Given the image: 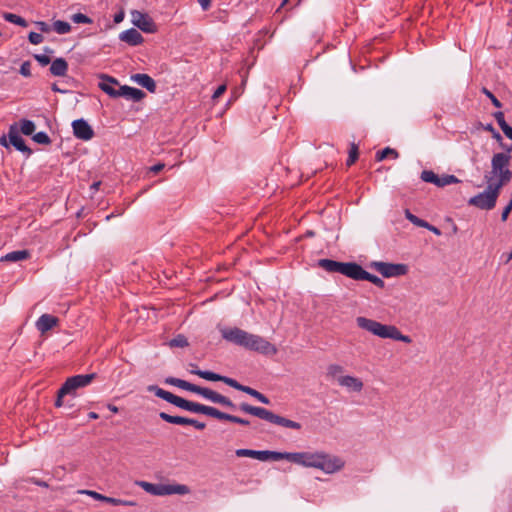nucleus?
<instances>
[{
  "mask_svg": "<svg viewBox=\"0 0 512 512\" xmlns=\"http://www.w3.org/2000/svg\"><path fill=\"white\" fill-rule=\"evenodd\" d=\"M147 390L149 392H153L157 397L167 401L168 403L173 404L181 409H184V410H187V411H190L193 413H201V414H204L207 416L214 417L219 420H226V421H230V422L237 423L240 425H249L250 424V422L246 419L221 412L220 410H218L214 407H211V406H206V405H203L200 403L186 400L182 397L174 395L173 393L158 387L157 385H149L147 387Z\"/></svg>",
  "mask_w": 512,
  "mask_h": 512,
  "instance_id": "1",
  "label": "nucleus"
},
{
  "mask_svg": "<svg viewBox=\"0 0 512 512\" xmlns=\"http://www.w3.org/2000/svg\"><path fill=\"white\" fill-rule=\"evenodd\" d=\"M220 331L225 340L246 349L270 356L275 355L278 351L275 345L267 341L265 338L248 333L240 328H223Z\"/></svg>",
  "mask_w": 512,
  "mask_h": 512,
  "instance_id": "2",
  "label": "nucleus"
},
{
  "mask_svg": "<svg viewBox=\"0 0 512 512\" xmlns=\"http://www.w3.org/2000/svg\"><path fill=\"white\" fill-rule=\"evenodd\" d=\"M294 463L304 467L320 469L327 474L340 471L345 465L340 457L319 451L313 453L294 452Z\"/></svg>",
  "mask_w": 512,
  "mask_h": 512,
  "instance_id": "3",
  "label": "nucleus"
},
{
  "mask_svg": "<svg viewBox=\"0 0 512 512\" xmlns=\"http://www.w3.org/2000/svg\"><path fill=\"white\" fill-rule=\"evenodd\" d=\"M356 324L359 328L380 338H389L396 341H402L404 343L412 342L409 336L402 334L400 330L394 325H385L376 320L363 316L356 318Z\"/></svg>",
  "mask_w": 512,
  "mask_h": 512,
  "instance_id": "4",
  "label": "nucleus"
},
{
  "mask_svg": "<svg viewBox=\"0 0 512 512\" xmlns=\"http://www.w3.org/2000/svg\"><path fill=\"white\" fill-rule=\"evenodd\" d=\"M165 383L169 384V385L176 386L178 388H181V389H184L187 391H190V392H193V393H196V394H199L213 403L221 404L225 407H229L232 409L235 408L234 403L228 397L223 396V395L219 394L218 392L213 391L209 388L201 387V386L192 384L190 382H187L185 380L175 378V377H167L165 379Z\"/></svg>",
  "mask_w": 512,
  "mask_h": 512,
  "instance_id": "5",
  "label": "nucleus"
},
{
  "mask_svg": "<svg viewBox=\"0 0 512 512\" xmlns=\"http://www.w3.org/2000/svg\"><path fill=\"white\" fill-rule=\"evenodd\" d=\"M241 411L256 416L260 419L268 421L278 426H282L289 429L300 430L302 428L299 422L287 419L283 416L277 415L270 410L262 407L252 406L248 403H241L239 405Z\"/></svg>",
  "mask_w": 512,
  "mask_h": 512,
  "instance_id": "6",
  "label": "nucleus"
},
{
  "mask_svg": "<svg viewBox=\"0 0 512 512\" xmlns=\"http://www.w3.org/2000/svg\"><path fill=\"white\" fill-rule=\"evenodd\" d=\"M193 372L205 380L221 381L236 390L242 391V392L254 397L255 399H257L258 401H260L263 404H266V405L270 404L269 398L266 397L264 394L260 393L259 391L255 390L249 386L240 384L233 378H230L227 376H222L220 374H217V373H214L211 371H193Z\"/></svg>",
  "mask_w": 512,
  "mask_h": 512,
  "instance_id": "7",
  "label": "nucleus"
},
{
  "mask_svg": "<svg viewBox=\"0 0 512 512\" xmlns=\"http://www.w3.org/2000/svg\"><path fill=\"white\" fill-rule=\"evenodd\" d=\"M140 486L148 493L157 496H165V495H185L190 492L188 486L183 484H152L148 482H141Z\"/></svg>",
  "mask_w": 512,
  "mask_h": 512,
  "instance_id": "8",
  "label": "nucleus"
},
{
  "mask_svg": "<svg viewBox=\"0 0 512 512\" xmlns=\"http://www.w3.org/2000/svg\"><path fill=\"white\" fill-rule=\"evenodd\" d=\"M96 377L95 373L81 374L69 377L60 388L61 395H75L79 388L88 386Z\"/></svg>",
  "mask_w": 512,
  "mask_h": 512,
  "instance_id": "9",
  "label": "nucleus"
},
{
  "mask_svg": "<svg viewBox=\"0 0 512 512\" xmlns=\"http://www.w3.org/2000/svg\"><path fill=\"white\" fill-rule=\"evenodd\" d=\"M510 156L507 153H496L491 160L490 174L496 177H503L506 173L512 178V172L509 170Z\"/></svg>",
  "mask_w": 512,
  "mask_h": 512,
  "instance_id": "10",
  "label": "nucleus"
},
{
  "mask_svg": "<svg viewBox=\"0 0 512 512\" xmlns=\"http://www.w3.org/2000/svg\"><path fill=\"white\" fill-rule=\"evenodd\" d=\"M374 267L383 277L386 278L402 276L408 271V267L405 264L375 262Z\"/></svg>",
  "mask_w": 512,
  "mask_h": 512,
  "instance_id": "11",
  "label": "nucleus"
},
{
  "mask_svg": "<svg viewBox=\"0 0 512 512\" xmlns=\"http://www.w3.org/2000/svg\"><path fill=\"white\" fill-rule=\"evenodd\" d=\"M132 22L140 30L146 33H155L157 26L153 19L146 13H142L138 10L131 12Z\"/></svg>",
  "mask_w": 512,
  "mask_h": 512,
  "instance_id": "12",
  "label": "nucleus"
},
{
  "mask_svg": "<svg viewBox=\"0 0 512 512\" xmlns=\"http://www.w3.org/2000/svg\"><path fill=\"white\" fill-rule=\"evenodd\" d=\"M497 199L487 189L473 197L468 201V204L477 207L481 210H492L496 205Z\"/></svg>",
  "mask_w": 512,
  "mask_h": 512,
  "instance_id": "13",
  "label": "nucleus"
},
{
  "mask_svg": "<svg viewBox=\"0 0 512 512\" xmlns=\"http://www.w3.org/2000/svg\"><path fill=\"white\" fill-rule=\"evenodd\" d=\"M420 178L427 183H433L438 187H444L450 184L459 183L460 180L454 175H444L439 177L431 170H424L421 172Z\"/></svg>",
  "mask_w": 512,
  "mask_h": 512,
  "instance_id": "14",
  "label": "nucleus"
},
{
  "mask_svg": "<svg viewBox=\"0 0 512 512\" xmlns=\"http://www.w3.org/2000/svg\"><path fill=\"white\" fill-rule=\"evenodd\" d=\"M73 133L76 138L88 141L93 138L94 131L84 119H77L72 122Z\"/></svg>",
  "mask_w": 512,
  "mask_h": 512,
  "instance_id": "15",
  "label": "nucleus"
},
{
  "mask_svg": "<svg viewBox=\"0 0 512 512\" xmlns=\"http://www.w3.org/2000/svg\"><path fill=\"white\" fill-rule=\"evenodd\" d=\"M362 266L355 262H338L336 272L353 280H359Z\"/></svg>",
  "mask_w": 512,
  "mask_h": 512,
  "instance_id": "16",
  "label": "nucleus"
},
{
  "mask_svg": "<svg viewBox=\"0 0 512 512\" xmlns=\"http://www.w3.org/2000/svg\"><path fill=\"white\" fill-rule=\"evenodd\" d=\"M9 143L13 145L18 151L30 155L32 150L25 144L23 138L19 135L16 125H11L8 132Z\"/></svg>",
  "mask_w": 512,
  "mask_h": 512,
  "instance_id": "17",
  "label": "nucleus"
},
{
  "mask_svg": "<svg viewBox=\"0 0 512 512\" xmlns=\"http://www.w3.org/2000/svg\"><path fill=\"white\" fill-rule=\"evenodd\" d=\"M484 178H485L486 182L488 183V186H487L486 189L492 195H494V197L496 199H498L502 187L505 186L511 180V178H509V174L508 173L503 175V177H498V179H497V181L495 183L491 182L492 177L490 176V174H486L484 176Z\"/></svg>",
  "mask_w": 512,
  "mask_h": 512,
  "instance_id": "18",
  "label": "nucleus"
},
{
  "mask_svg": "<svg viewBox=\"0 0 512 512\" xmlns=\"http://www.w3.org/2000/svg\"><path fill=\"white\" fill-rule=\"evenodd\" d=\"M145 96L146 94L142 90L127 85L120 86L116 93V97H125L134 102L141 101Z\"/></svg>",
  "mask_w": 512,
  "mask_h": 512,
  "instance_id": "19",
  "label": "nucleus"
},
{
  "mask_svg": "<svg viewBox=\"0 0 512 512\" xmlns=\"http://www.w3.org/2000/svg\"><path fill=\"white\" fill-rule=\"evenodd\" d=\"M131 80L136 82L138 85L142 86L143 88L147 89L150 93L156 92V89H157L156 82L148 74H144V73L133 74L131 76Z\"/></svg>",
  "mask_w": 512,
  "mask_h": 512,
  "instance_id": "20",
  "label": "nucleus"
},
{
  "mask_svg": "<svg viewBox=\"0 0 512 512\" xmlns=\"http://www.w3.org/2000/svg\"><path fill=\"white\" fill-rule=\"evenodd\" d=\"M59 322V319L53 315L50 314H43L39 317V319L36 322L37 329L42 333L45 334L49 330H51L54 326H56Z\"/></svg>",
  "mask_w": 512,
  "mask_h": 512,
  "instance_id": "21",
  "label": "nucleus"
},
{
  "mask_svg": "<svg viewBox=\"0 0 512 512\" xmlns=\"http://www.w3.org/2000/svg\"><path fill=\"white\" fill-rule=\"evenodd\" d=\"M119 39L123 42H126L127 44L131 46H137L143 43L144 38L141 35L140 32H138L136 29L131 28L126 31H123L119 35Z\"/></svg>",
  "mask_w": 512,
  "mask_h": 512,
  "instance_id": "22",
  "label": "nucleus"
},
{
  "mask_svg": "<svg viewBox=\"0 0 512 512\" xmlns=\"http://www.w3.org/2000/svg\"><path fill=\"white\" fill-rule=\"evenodd\" d=\"M337 381L340 386L346 387L355 392H360L363 389V382L354 376H340Z\"/></svg>",
  "mask_w": 512,
  "mask_h": 512,
  "instance_id": "23",
  "label": "nucleus"
},
{
  "mask_svg": "<svg viewBox=\"0 0 512 512\" xmlns=\"http://www.w3.org/2000/svg\"><path fill=\"white\" fill-rule=\"evenodd\" d=\"M279 461V460H288L294 463V452H277V451H262V460L261 461Z\"/></svg>",
  "mask_w": 512,
  "mask_h": 512,
  "instance_id": "24",
  "label": "nucleus"
},
{
  "mask_svg": "<svg viewBox=\"0 0 512 512\" xmlns=\"http://www.w3.org/2000/svg\"><path fill=\"white\" fill-rule=\"evenodd\" d=\"M68 63L64 58H56L50 66V72L53 76L63 77L67 74Z\"/></svg>",
  "mask_w": 512,
  "mask_h": 512,
  "instance_id": "25",
  "label": "nucleus"
},
{
  "mask_svg": "<svg viewBox=\"0 0 512 512\" xmlns=\"http://www.w3.org/2000/svg\"><path fill=\"white\" fill-rule=\"evenodd\" d=\"M101 78L104 80V81H107V82H101L99 83V88L105 92L106 94H108L110 97H113V98H116V93H117V89H115L112 84H115V85H118V81L111 77V76H108V75H102Z\"/></svg>",
  "mask_w": 512,
  "mask_h": 512,
  "instance_id": "26",
  "label": "nucleus"
},
{
  "mask_svg": "<svg viewBox=\"0 0 512 512\" xmlns=\"http://www.w3.org/2000/svg\"><path fill=\"white\" fill-rule=\"evenodd\" d=\"M30 257V253L28 250H17L7 253L5 256H2L1 262H18L22 260H26Z\"/></svg>",
  "mask_w": 512,
  "mask_h": 512,
  "instance_id": "27",
  "label": "nucleus"
},
{
  "mask_svg": "<svg viewBox=\"0 0 512 512\" xmlns=\"http://www.w3.org/2000/svg\"><path fill=\"white\" fill-rule=\"evenodd\" d=\"M159 417L165 422L176 425H190L192 423L191 418H186L182 416H172L166 412H160Z\"/></svg>",
  "mask_w": 512,
  "mask_h": 512,
  "instance_id": "28",
  "label": "nucleus"
},
{
  "mask_svg": "<svg viewBox=\"0 0 512 512\" xmlns=\"http://www.w3.org/2000/svg\"><path fill=\"white\" fill-rule=\"evenodd\" d=\"M359 280L369 281L379 288H384V286H385V283L381 278L367 272L363 267H362L360 275H359Z\"/></svg>",
  "mask_w": 512,
  "mask_h": 512,
  "instance_id": "29",
  "label": "nucleus"
},
{
  "mask_svg": "<svg viewBox=\"0 0 512 512\" xmlns=\"http://www.w3.org/2000/svg\"><path fill=\"white\" fill-rule=\"evenodd\" d=\"M238 457H250L257 459L259 461L262 460V451L251 450V449H237L235 452Z\"/></svg>",
  "mask_w": 512,
  "mask_h": 512,
  "instance_id": "30",
  "label": "nucleus"
},
{
  "mask_svg": "<svg viewBox=\"0 0 512 512\" xmlns=\"http://www.w3.org/2000/svg\"><path fill=\"white\" fill-rule=\"evenodd\" d=\"M3 18L6 21L16 24V25H19L21 27H27V25H28L27 21L24 18H22L16 14H13V13L5 12L3 14Z\"/></svg>",
  "mask_w": 512,
  "mask_h": 512,
  "instance_id": "31",
  "label": "nucleus"
},
{
  "mask_svg": "<svg viewBox=\"0 0 512 512\" xmlns=\"http://www.w3.org/2000/svg\"><path fill=\"white\" fill-rule=\"evenodd\" d=\"M338 261L331 259H320L318 260V266L327 272L335 273Z\"/></svg>",
  "mask_w": 512,
  "mask_h": 512,
  "instance_id": "32",
  "label": "nucleus"
},
{
  "mask_svg": "<svg viewBox=\"0 0 512 512\" xmlns=\"http://www.w3.org/2000/svg\"><path fill=\"white\" fill-rule=\"evenodd\" d=\"M168 345L171 348H173V347L184 348V347H187L189 345V343H188L187 338L184 335L178 334L176 337H174L173 339H171L169 341Z\"/></svg>",
  "mask_w": 512,
  "mask_h": 512,
  "instance_id": "33",
  "label": "nucleus"
},
{
  "mask_svg": "<svg viewBox=\"0 0 512 512\" xmlns=\"http://www.w3.org/2000/svg\"><path fill=\"white\" fill-rule=\"evenodd\" d=\"M389 155H392L393 158L395 159L399 157V153L395 149L390 147H386L385 149L378 151L375 157L377 161H382Z\"/></svg>",
  "mask_w": 512,
  "mask_h": 512,
  "instance_id": "34",
  "label": "nucleus"
},
{
  "mask_svg": "<svg viewBox=\"0 0 512 512\" xmlns=\"http://www.w3.org/2000/svg\"><path fill=\"white\" fill-rule=\"evenodd\" d=\"M358 156H359L358 145L355 144V143H351L350 150H349V156H348V159L346 161V165L348 167L353 165L357 161Z\"/></svg>",
  "mask_w": 512,
  "mask_h": 512,
  "instance_id": "35",
  "label": "nucleus"
},
{
  "mask_svg": "<svg viewBox=\"0 0 512 512\" xmlns=\"http://www.w3.org/2000/svg\"><path fill=\"white\" fill-rule=\"evenodd\" d=\"M53 29L58 33V34H66V33H69L70 30H71V26L68 22H65V21H62V20H57L53 23Z\"/></svg>",
  "mask_w": 512,
  "mask_h": 512,
  "instance_id": "36",
  "label": "nucleus"
},
{
  "mask_svg": "<svg viewBox=\"0 0 512 512\" xmlns=\"http://www.w3.org/2000/svg\"><path fill=\"white\" fill-rule=\"evenodd\" d=\"M21 132L24 134V135H32L35 131V124L33 121L31 120H27V119H24L21 121Z\"/></svg>",
  "mask_w": 512,
  "mask_h": 512,
  "instance_id": "37",
  "label": "nucleus"
},
{
  "mask_svg": "<svg viewBox=\"0 0 512 512\" xmlns=\"http://www.w3.org/2000/svg\"><path fill=\"white\" fill-rule=\"evenodd\" d=\"M405 216L406 218L411 222L413 223L414 225L418 226V227H424V226H428V222H426L425 220H422L420 218H418L417 216H415L414 214H412L408 209L405 211Z\"/></svg>",
  "mask_w": 512,
  "mask_h": 512,
  "instance_id": "38",
  "label": "nucleus"
},
{
  "mask_svg": "<svg viewBox=\"0 0 512 512\" xmlns=\"http://www.w3.org/2000/svg\"><path fill=\"white\" fill-rule=\"evenodd\" d=\"M71 20L77 24H91L93 22L90 17L82 13L73 14Z\"/></svg>",
  "mask_w": 512,
  "mask_h": 512,
  "instance_id": "39",
  "label": "nucleus"
},
{
  "mask_svg": "<svg viewBox=\"0 0 512 512\" xmlns=\"http://www.w3.org/2000/svg\"><path fill=\"white\" fill-rule=\"evenodd\" d=\"M104 502L115 505V506H118V505L133 506V505H135V503L133 501H127V500L112 498V497H108V496H105Z\"/></svg>",
  "mask_w": 512,
  "mask_h": 512,
  "instance_id": "40",
  "label": "nucleus"
},
{
  "mask_svg": "<svg viewBox=\"0 0 512 512\" xmlns=\"http://www.w3.org/2000/svg\"><path fill=\"white\" fill-rule=\"evenodd\" d=\"M33 140L38 144L48 145L51 143L50 137L45 132H38L33 135Z\"/></svg>",
  "mask_w": 512,
  "mask_h": 512,
  "instance_id": "41",
  "label": "nucleus"
},
{
  "mask_svg": "<svg viewBox=\"0 0 512 512\" xmlns=\"http://www.w3.org/2000/svg\"><path fill=\"white\" fill-rule=\"evenodd\" d=\"M343 372V367L338 364H331L327 368V374L330 377H336Z\"/></svg>",
  "mask_w": 512,
  "mask_h": 512,
  "instance_id": "42",
  "label": "nucleus"
},
{
  "mask_svg": "<svg viewBox=\"0 0 512 512\" xmlns=\"http://www.w3.org/2000/svg\"><path fill=\"white\" fill-rule=\"evenodd\" d=\"M481 92L483 94H485L492 102V104L497 107V108H501L502 107V103L494 96V94L488 90L486 87H483L481 89Z\"/></svg>",
  "mask_w": 512,
  "mask_h": 512,
  "instance_id": "43",
  "label": "nucleus"
},
{
  "mask_svg": "<svg viewBox=\"0 0 512 512\" xmlns=\"http://www.w3.org/2000/svg\"><path fill=\"white\" fill-rule=\"evenodd\" d=\"M28 39L31 44L38 45L43 41V36L40 33L30 32L28 35Z\"/></svg>",
  "mask_w": 512,
  "mask_h": 512,
  "instance_id": "44",
  "label": "nucleus"
},
{
  "mask_svg": "<svg viewBox=\"0 0 512 512\" xmlns=\"http://www.w3.org/2000/svg\"><path fill=\"white\" fill-rule=\"evenodd\" d=\"M79 493L89 495L92 498H94L95 500L102 501V502H104V499H105V495H102V494H100L96 491H92V490H80Z\"/></svg>",
  "mask_w": 512,
  "mask_h": 512,
  "instance_id": "45",
  "label": "nucleus"
},
{
  "mask_svg": "<svg viewBox=\"0 0 512 512\" xmlns=\"http://www.w3.org/2000/svg\"><path fill=\"white\" fill-rule=\"evenodd\" d=\"M30 68H31V64L29 61L23 62L20 67V74L23 75L24 77H30L31 76Z\"/></svg>",
  "mask_w": 512,
  "mask_h": 512,
  "instance_id": "46",
  "label": "nucleus"
},
{
  "mask_svg": "<svg viewBox=\"0 0 512 512\" xmlns=\"http://www.w3.org/2000/svg\"><path fill=\"white\" fill-rule=\"evenodd\" d=\"M495 120L497 121L498 125L500 126V128L502 129L503 127H505V125H508L507 122L505 121V118H504V113L501 112V111H497L493 114Z\"/></svg>",
  "mask_w": 512,
  "mask_h": 512,
  "instance_id": "47",
  "label": "nucleus"
},
{
  "mask_svg": "<svg viewBox=\"0 0 512 512\" xmlns=\"http://www.w3.org/2000/svg\"><path fill=\"white\" fill-rule=\"evenodd\" d=\"M34 58L40 63L42 66H46L51 62V59L48 55L45 54H35Z\"/></svg>",
  "mask_w": 512,
  "mask_h": 512,
  "instance_id": "48",
  "label": "nucleus"
},
{
  "mask_svg": "<svg viewBox=\"0 0 512 512\" xmlns=\"http://www.w3.org/2000/svg\"><path fill=\"white\" fill-rule=\"evenodd\" d=\"M484 129H485L486 131H488V132L492 133L493 138H495V139H497V140H499V141H501V140H502L501 135H500V134L495 130V128L493 127V125H492V124H487V125L484 127Z\"/></svg>",
  "mask_w": 512,
  "mask_h": 512,
  "instance_id": "49",
  "label": "nucleus"
},
{
  "mask_svg": "<svg viewBox=\"0 0 512 512\" xmlns=\"http://www.w3.org/2000/svg\"><path fill=\"white\" fill-rule=\"evenodd\" d=\"M512 211V206L508 203L507 206L503 209L501 214V220L505 222L508 219L510 212Z\"/></svg>",
  "mask_w": 512,
  "mask_h": 512,
  "instance_id": "50",
  "label": "nucleus"
},
{
  "mask_svg": "<svg viewBox=\"0 0 512 512\" xmlns=\"http://www.w3.org/2000/svg\"><path fill=\"white\" fill-rule=\"evenodd\" d=\"M226 91V85H220L213 93L212 98L217 99L219 98L224 92Z\"/></svg>",
  "mask_w": 512,
  "mask_h": 512,
  "instance_id": "51",
  "label": "nucleus"
},
{
  "mask_svg": "<svg viewBox=\"0 0 512 512\" xmlns=\"http://www.w3.org/2000/svg\"><path fill=\"white\" fill-rule=\"evenodd\" d=\"M191 422L192 423L190 425L195 427L198 430H203L206 427L205 423L199 422L198 420H195V419H192V418H191Z\"/></svg>",
  "mask_w": 512,
  "mask_h": 512,
  "instance_id": "52",
  "label": "nucleus"
},
{
  "mask_svg": "<svg viewBox=\"0 0 512 512\" xmlns=\"http://www.w3.org/2000/svg\"><path fill=\"white\" fill-rule=\"evenodd\" d=\"M201 8L207 11L211 7V0H197Z\"/></svg>",
  "mask_w": 512,
  "mask_h": 512,
  "instance_id": "53",
  "label": "nucleus"
},
{
  "mask_svg": "<svg viewBox=\"0 0 512 512\" xmlns=\"http://www.w3.org/2000/svg\"><path fill=\"white\" fill-rule=\"evenodd\" d=\"M37 26L39 27L41 32L46 33V32L50 31V27L46 22H43V21L37 22Z\"/></svg>",
  "mask_w": 512,
  "mask_h": 512,
  "instance_id": "54",
  "label": "nucleus"
},
{
  "mask_svg": "<svg viewBox=\"0 0 512 512\" xmlns=\"http://www.w3.org/2000/svg\"><path fill=\"white\" fill-rule=\"evenodd\" d=\"M501 130L503 131V133L505 134V136L507 138L512 140V127L511 126L505 125V127H503Z\"/></svg>",
  "mask_w": 512,
  "mask_h": 512,
  "instance_id": "55",
  "label": "nucleus"
},
{
  "mask_svg": "<svg viewBox=\"0 0 512 512\" xmlns=\"http://www.w3.org/2000/svg\"><path fill=\"white\" fill-rule=\"evenodd\" d=\"M30 481L34 483L35 485L41 486V487H48V483L42 480H38L36 478H30Z\"/></svg>",
  "mask_w": 512,
  "mask_h": 512,
  "instance_id": "56",
  "label": "nucleus"
},
{
  "mask_svg": "<svg viewBox=\"0 0 512 512\" xmlns=\"http://www.w3.org/2000/svg\"><path fill=\"white\" fill-rule=\"evenodd\" d=\"M423 228L428 229L429 231L433 232L435 235H438V236L441 235V231L437 227L432 226L429 223H428V226H424Z\"/></svg>",
  "mask_w": 512,
  "mask_h": 512,
  "instance_id": "57",
  "label": "nucleus"
},
{
  "mask_svg": "<svg viewBox=\"0 0 512 512\" xmlns=\"http://www.w3.org/2000/svg\"><path fill=\"white\" fill-rule=\"evenodd\" d=\"M64 396L65 395H61L60 396V389H59L58 392H57V399L55 401V406L56 407H61L63 405V397Z\"/></svg>",
  "mask_w": 512,
  "mask_h": 512,
  "instance_id": "58",
  "label": "nucleus"
},
{
  "mask_svg": "<svg viewBox=\"0 0 512 512\" xmlns=\"http://www.w3.org/2000/svg\"><path fill=\"white\" fill-rule=\"evenodd\" d=\"M164 166H165L164 164H162V163H158V164H156V165L152 166V167L150 168V170H151L152 172H154V173H158V172H160L161 170H163Z\"/></svg>",
  "mask_w": 512,
  "mask_h": 512,
  "instance_id": "59",
  "label": "nucleus"
},
{
  "mask_svg": "<svg viewBox=\"0 0 512 512\" xmlns=\"http://www.w3.org/2000/svg\"><path fill=\"white\" fill-rule=\"evenodd\" d=\"M124 19V12L123 11H120L119 13H116L115 16H114V22L115 23H120L122 22Z\"/></svg>",
  "mask_w": 512,
  "mask_h": 512,
  "instance_id": "60",
  "label": "nucleus"
},
{
  "mask_svg": "<svg viewBox=\"0 0 512 512\" xmlns=\"http://www.w3.org/2000/svg\"><path fill=\"white\" fill-rule=\"evenodd\" d=\"M101 185V182L98 181V182H94L91 186H90V189L93 190V191H97L99 189Z\"/></svg>",
  "mask_w": 512,
  "mask_h": 512,
  "instance_id": "61",
  "label": "nucleus"
},
{
  "mask_svg": "<svg viewBox=\"0 0 512 512\" xmlns=\"http://www.w3.org/2000/svg\"><path fill=\"white\" fill-rule=\"evenodd\" d=\"M0 144L5 146V147L9 146V143H8V141H7L5 136L0 137Z\"/></svg>",
  "mask_w": 512,
  "mask_h": 512,
  "instance_id": "62",
  "label": "nucleus"
},
{
  "mask_svg": "<svg viewBox=\"0 0 512 512\" xmlns=\"http://www.w3.org/2000/svg\"><path fill=\"white\" fill-rule=\"evenodd\" d=\"M88 417L90 419H98L99 415L96 412H89Z\"/></svg>",
  "mask_w": 512,
  "mask_h": 512,
  "instance_id": "63",
  "label": "nucleus"
},
{
  "mask_svg": "<svg viewBox=\"0 0 512 512\" xmlns=\"http://www.w3.org/2000/svg\"><path fill=\"white\" fill-rule=\"evenodd\" d=\"M108 408H109V410H110L111 412H113V413H117V412H118V407H116V406H114V405L109 404V405H108Z\"/></svg>",
  "mask_w": 512,
  "mask_h": 512,
  "instance_id": "64",
  "label": "nucleus"
}]
</instances>
